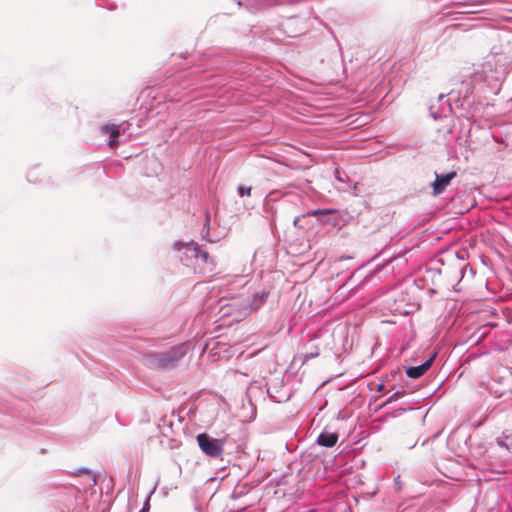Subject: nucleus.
Here are the masks:
<instances>
[{
    "label": "nucleus",
    "mask_w": 512,
    "mask_h": 512,
    "mask_svg": "<svg viewBox=\"0 0 512 512\" xmlns=\"http://www.w3.org/2000/svg\"><path fill=\"white\" fill-rule=\"evenodd\" d=\"M188 345L186 343L178 344L164 352L147 353L143 356V363L154 370H171L175 368L179 361L187 354Z\"/></svg>",
    "instance_id": "1"
},
{
    "label": "nucleus",
    "mask_w": 512,
    "mask_h": 512,
    "mask_svg": "<svg viewBox=\"0 0 512 512\" xmlns=\"http://www.w3.org/2000/svg\"><path fill=\"white\" fill-rule=\"evenodd\" d=\"M506 75L507 67L505 64L487 61L482 66L481 71L477 70L474 72L472 83L474 84V89L480 86L481 83H484L492 93L497 94Z\"/></svg>",
    "instance_id": "2"
},
{
    "label": "nucleus",
    "mask_w": 512,
    "mask_h": 512,
    "mask_svg": "<svg viewBox=\"0 0 512 512\" xmlns=\"http://www.w3.org/2000/svg\"><path fill=\"white\" fill-rule=\"evenodd\" d=\"M196 440L199 448L209 457L217 458L223 452L224 439H215L207 433H200Z\"/></svg>",
    "instance_id": "3"
},
{
    "label": "nucleus",
    "mask_w": 512,
    "mask_h": 512,
    "mask_svg": "<svg viewBox=\"0 0 512 512\" xmlns=\"http://www.w3.org/2000/svg\"><path fill=\"white\" fill-rule=\"evenodd\" d=\"M452 111L451 104L446 99L444 94H440L438 96L437 102L433 103L429 106V114L434 120L441 119L443 117H447V115Z\"/></svg>",
    "instance_id": "4"
},
{
    "label": "nucleus",
    "mask_w": 512,
    "mask_h": 512,
    "mask_svg": "<svg viewBox=\"0 0 512 512\" xmlns=\"http://www.w3.org/2000/svg\"><path fill=\"white\" fill-rule=\"evenodd\" d=\"M457 176L456 171H450L446 174L435 173V181L432 183V193L437 196L444 192L450 182Z\"/></svg>",
    "instance_id": "5"
},
{
    "label": "nucleus",
    "mask_w": 512,
    "mask_h": 512,
    "mask_svg": "<svg viewBox=\"0 0 512 512\" xmlns=\"http://www.w3.org/2000/svg\"><path fill=\"white\" fill-rule=\"evenodd\" d=\"M199 248H200V246L197 243H195L194 241H190L187 243L177 241L174 243V249L177 251L183 250V254L185 255V259L182 256L180 257L181 261L191 260V259L196 260L197 254L199 253Z\"/></svg>",
    "instance_id": "6"
},
{
    "label": "nucleus",
    "mask_w": 512,
    "mask_h": 512,
    "mask_svg": "<svg viewBox=\"0 0 512 512\" xmlns=\"http://www.w3.org/2000/svg\"><path fill=\"white\" fill-rule=\"evenodd\" d=\"M435 359V354L429 357L426 361L418 366H411L406 369V375L409 378L418 379L423 376L432 366Z\"/></svg>",
    "instance_id": "7"
},
{
    "label": "nucleus",
    "mask_w": 512,
    "mask_h": 512,
    "mask_svg": "<svg viewBox=\"0 0 512 512\" xmlns=\"http://www.w3.org/2000/svg\"><path fill=\"white\" fill-rule=\"evenodd\" d=\"M332 212H333L332 209H316V210H311V211H308L306 214H302V215L296 216L294 218V220H293V225L296 228L305 229L306 225L303 223V220L306 217H308V216H324V215H327V214L332 213Z\"/></svg>",
    "instance_id": "8"
},
{
    "label": "nucleus",
    "mask_w": 512,
    "mask_h": 512,
    "mask_svg": "<svg viewBox=\"0 0 512 512\" xmlns=\"http://www.w3.org/2000/svg\"><path fill=\"white\" fill-rule=\"evenodd\" d=\"M338 434L335 432H321L316 440V443L320 446L331 448L338 441Z\"/></svg>",
    "instance_id": "9"
},
{
    "label": "nucleus",
    "mask_w": 512,
    "mask_h": 512,
    "mask_svg": "<svg viewBox=\"0 0 512 512\" xmlns=\"http://www.w3.org/2000/svg\"><path fill=\"white\" fill-rule=\"evenodd\" d=\"M101 131L104 133L110 134L109 141H108V145L110 147H115L118 145V143H119L118 138L120 136V131L116 125L107 123L101 127Z\"/></svg>",
    "instance_id": "10"
},
{
    "label": "nucleus",
    "mask_w": 512,
    "mask_h": 512,
    "mask_svg": "<svg viewBox=\"0 0 512 512\" xmlns=\"http://www.w3.org/2000/svg\"><path fill=\"white\" fill-rule=\"evenodd\" d=\"M268 294V292L262 291L261 293L253 295L250 301L249 311L259 309L266 302Z\"/></svg>",
    "instance_id": "11"
},
{
    "label": "nucleus",
    "mask_w": 512,
    "mask_h": 512,
    "mask_svg": "<svg viewBox=\"0 0 512 512\" xmlns=\"http://www.w3.org/2000/svg\"><path fill=\"white\" fill-rule=\"evenodd\" d=\"M497 443L499 446L505 447L512 452V430L504 432L503 435L497 439Z\"/></svg>",
    "instance_id": "12"
},
{
    "label": "nucleus",
    "mask_w": 512,
    "mask_h": 512,
    "mask_svg": "<svg viewBox=\"0 0 512 512\" xmlns=\"http://www.w3.org/2000/svg\"><path fill=\"white\" fill-rule=\"evenodd\" d=\"M209 222H210V214H209V212H206V214H205V224H204V226H203V228L201 230V236L206 241H208L210 243H215L216 239H212V238L209 237V231H210Z\"/></svg>",
    "instance_id": "13"
},
{
    "label": "nucleus",
    "mask_w": 512,
    "mask_h": 512,
    "mask_svg": "<svg viewBox=\"0 0 512 512\" xmlns=\"http://www.w3.org/2000/svg\"><path fill=\"white\" fill-rule=\"evenodd\" d=\"M196 261L202 262L204 264L213 263L212 260L210 259L209 253L203 250L201 247L199 248V253L197 254Z\"/></svg>",
    "instance_id": "14"
},
{
    "label": "nucleus",
    "mask_w": 512,
    "mask_h": 512,
    "mask_svg": "<svg viewBox=\"0 0 512 512\" xmlns=\"http://www.w3.org/2000/svg\"><path fill=\"white\" fill-rule=\"evenodd\" d=\"M84 474L89 475L91 477V480H92L93 484L94 485L96 484V479H95L94 476L91 475L90 469H88L86 467H81V468L76 469L75 472H73L74 476H81V475H84Z\"/></svg>",
    "instance_id": "15"
},
{
    "label": "nucleus",
    "mask_w": 512,
    "mask_h": 512,
    "mask_svg": "<svg viewBox=\"0 0 512 512\" xmlns=\"http://www.w3.org/2000/svg\"><path fill=\"white\" fill-rule=\"evenodd\" d=\"M97 5L101 7H105L109 10H115L117 9V5L114 2H111L110 0H96Z\"/></svg>",
    "instance_id": "16"
},
{
    "label": "nucleus",
    "mask_w": 512,
    "mask_h": 512,
    "mask_svg": "<svg viewBox=\"0 0 512 512\" xmlns=\"http://www.w3.org/2000/svg\"><path fill=\"white\" fill-rule=\"evenodd\" d=\"M406 395V391L405 390H399V391H396L395 393H393L386 401H385V405L386 404H389L393 401H396L398 400L399 398L403 397Z\"/></svg>",
    "instance_id": "17"
},
{
    "label": "nucleus",
    "mask_w": 512,
    "mask_h": 512,
    "mask_svg": "<svg viewBox=\"0 0 512 512\" xmlns=\"http://www.w3.org/2000/svg\"><path fill=\"white\" fill-rule=\"evenodd\" d=\"M252 188L250 186L240 185L237 189L240 197L250 196Z\"/></svg>",
    "instance_id": "18"
},
{
    "label": "nucleus",
    "mask_w": 512,
    "mask_h": 512,
    "mask_svg": "<svg viewBox=\"0 0 512 512\" xmlns=\"http://www.w3.org/2000/svg\"><path fill=\"white\" fill-rule=\"evenodd\" d=\"M36 170H37V168H34L28 172L27 179L29 182H33V183L42 182V180H39L38 177L36 176Z\"/></svg>",
    "instance_id": "19"
},
{
    "label": "nucleus",
    "mask_w": 512,
    "mask_h": 512,
    "mask_svg": "<svg viewBox=\"0 0 512 512\" xmlns=\"http://www.w3.org/2000/svg\"><path fill=\"white\" fill-rule=\"evenodd\" d=\"M153 491L147 496L145 499L143 506L139 512H149L150 511V498Z\"/></svg>",
    "instance_id": "20"
},
{
    "label": "nucleus",
    "mask_w": 512,
    "mask_h": 512,
    "mask_svg": "<svg viewBox=\"0 0 512 512\" xmlns=\"http://www.w3.org/2000/svg\"><path fill=\"white\" fill-rule=\"evenodd\" d=\"M402 487H403V483L400 479V476L397 475L395 478H394V489L395 491L399 492L402 490Z\"/></svg>",
    "instance_id": "21"
},
{
    "label": "nucleus",
    "mask_w": 512,
    "mask_h": 512,
    "mask_svg": "<svg viewBox=\"0 0 512 512\" xmlns=\"http://www.w3.org/2000/svg\"><path fill=\"white\" fill-rule=\"evenodd\" d=\"M406 410H407V409H405V408H398V409L394 410V411L391 413V415H392L393 417H398V416L402 415Z\"/></svg>",
    "instance_id": "22"
},
{
    "label": "nucleus",
    "mask_w": 512,
    "mask_h": 512,
    "mask_svg": "<svg viewBox=\"0 0 512 512\" xmlns=\"http://www.w3.org/2000/svg\"><path fill=\"white\" fill-rule=\"evenodd\" d=\"M319 354L316 352V353H311V354H307L305 356V359H311V358H314V357H317Z\"/></svg>",
    "instance_id": "23"
},
{
    "label": "nucleus",
    "mask_w": 512,
    "mask_h": 512,
    "mask_svg": "<svg viewBox=\"0 0 512 512\" xmlns=\"http://www.w3.org/2000/svg\"><path fill=\"white\" fill-rule=\"evenodd\" d=\"M335 176H336V178H337L339 181H341V182L343 181V179H342V178H341V176H340V172H339V170H338V169H336V171H335Z\"/></svg>",
    "instance_id": "24"
},
{
    "label": "nucleus",
    "mask_w": 512,
    "mask_h": 512,
    "mask_svg": "<svg viewBox=\"0 0 512 512\" xmlns=\"http://www.w3.org/2000/svg\"><path fill=\"white\" fill-rule=\"evenodd\" d=\"M382 390H384V384L379 383V384L377 385V391H382Z\"/></svg>",
    "instance_id": "25"
}]
</instances>
